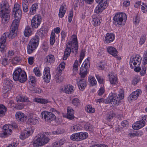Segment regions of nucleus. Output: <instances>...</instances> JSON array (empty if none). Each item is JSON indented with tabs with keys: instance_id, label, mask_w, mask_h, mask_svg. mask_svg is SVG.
<instances>
[{
	"instance_id": "22",
	"label": "nucleus",
	"mask_w": 147,
	"mask_h": 147,
	"mask_svg": "<svg viewBox=\"0 0 147 147\" xmlns=\"http://www.w3.org/2000/svg\"><path fill=\"white\" fill-rule=\"evenodd\" d=\"M109 80L111 83L115 85L117 83V78L115 75L113 73H109Z\"/></svg>"
},
{
	"instance_id": "48",
	"label": "nucleus",
	"mask_w": 147,
	"mask_h": 147,
	"mask_svg": "<svg viewBox=\"0 0 147 147\" xmlns=\"http://www.w3.org/2000/svg\"><path fill=\"white\" fill-rule=\"evenodd\" d=\"M115 114L113 111H111L107 115V120L110 121V119L112 118L113 117H115Z\"/></svg>"
},
{
	"instance_id": "42",
	"label": "nucleus",
	"mask_w": 147,
	"mask_h": 147,
	"mask_svg": "<svg viewBox=\"0 0 147 147\" xmlns=\"http://www.w3.org/2000/svg\"><path fill=\"white\" fill-rule=\"evenodd\" d=\"M79 134L80 141L86 139L88 136V134L86 132H81L79 133Z\"/></svg>"
},
{
	"instance_id": "27",
	"label": "nucleus",
	"mask_w": 147,
	"mask_h": 147,
	"mask_svg": "<svg viewBox=\"0 0 147 147\" xmlns=\"http://www.w3.org/2000/svg\"><path fill=\"white\" fill-rule=\"evenodd\" d=\"M66 10V6L62 5L59 9V18H62L64 16Z\"/></svg>"
},
{
	"instance_id": "37",
	"label": "nucleus",
	"mask_w": 147,
	"mask_h": 147,
	"mask_svg": "<svg viewBox=\"0 0 147 147\" xmlns=\"http://www.w3.org/2000/svg\"><path fill=\"white\" fill-rule=\"evenodd\" d=\"M34 101L36 102L41 104H46L48 103L49 102L47 99L40 98H35L34 99Z\"/></svg>"
},
{
	"instance_id": "60",
	"label": "nucleus",
	"mask_w": 147,
	"mask_h": 147,
	"mask_svg": "<svg viewBox=\"0 0 147 147\" xmlns=\"http://www.w3.org/2000/svg\"><path fill=\"white\" fill-rule=\"evenodd\" d=\"M141 9L143 11V12H144L147 10V6L145 4L142 3L141 5H140Z\"/></svg>"
},
{
	"instance_id": "56",
	"label": "nucleus",
	"mask_w": 147,
	"mask_h": 147,
	"mask_svg": "<svg viewBox=\"0 0 147 147\" xmlns=\"http://www.w3.org/2000/svg\"><path fill=\"white\" fill-rule=\"evenodd\" d=\"M140 78L136 76L134 78L132 81V84L135 85L139 82Z\"/></svg>"
},
{
	"instance_id": "61",
	"label": "nucleus",
	"mask_w": 147,
	"mask_h": 147,
	"mask_svg": "<svg viewBox=\"0 0 147 147\" xmlns=\"http://www.w3.org/2000/svg\"><path fill=\"white\" fill-rule=\"evenodd\" d=\"M121 125L123 127H127L129 126V123L127 120H124L121 123Z\"/></svg>"
},
{
	"instance_id": "50",
	"label": "nucleus",
	"mask_w": 147,
	"mask_h": 147,
	"mask_svg": "<svg viewBox=\"0 0 147 147\" xmlns=\"http://www.w3.org/2000/svg\"><path fill=\"white\" fill-rule=\"evenodd\" d=\"M65 132V130L61 129H58L57 131H53V134L54 135L62 134Z\"/></svg>"
},
{
	"instance_id": "13",
	"label": "nucleus",
	"mask_w": 147,
	"mask_h": 147,
	"mask_svg": "<svg viewBox=\"0 0 147 147\" xmlns=\"http://www.w3.org/2000/svg\"><path fill=\"white\" fill-rule=\"evenodd\" d=\"M5 12H10L9 3L6 1H4L3 3L0 5V12L3 13Z\"/></svg>"
},
{
	"instance_id": "34",
	"label": "nucleus",
	"mask_w": 147,
	"mask_h": 147,
	"mask_svg": "<svg viewBox=\"0 0 147 147\" xmlns=\"http://www.w3.org/2000/svg\"><path fill=\"white\" fill-rule=\"evenodd\" d=\"M32 32L30 26H27L26 27L24 30V35L26 37L29 36L31 35Z\"/></svg>"
},
{
	"instance_id": "47",
	"label": "nucleus",
	"mask_w": 147,
	"mask_h": 147,
	"mask_svg": "<svg viewBox=\"0 0 147 147\" xmlns=\"http://www.w3.org/2000/svg\"><path fill=\"white\" fill-rule=\"evenodd\" d=\"M12 82L9 79H7L5 80L4 82V84L5 85L9 86V87H11L12 86Z\"/></svg>"
},
{
	"instance_id": "38",
	"label": "nucleus",
	"mask_w": 147,
	"mask_h": 147,
	"mask_svg": "<svg viewBox=\"0 0 147 147\" xmlns=\"http://www.w3.org/2000/svg\"><path fill=\"white\" fill-rule=\"evenodd\" d=\"M80 100L78 98H74L72 101V104L75 107H77L80 105Z\"/></svg>"
},
{
	"instance_id": "9",
	"label": "nucleus",
	"mask_w": 147,
	"mask_h": 147,
	"mask_svg": "<svg viewBox=\"0 0 147 147\" xmlns=\"http://www.w3.org/2000/svg\"><path fill=\"white\" fill-rule=\"evenodd\" d=\"M41 17L40 15L35 16L31 20V24L32 28H36L40 25L41 22Z\"/></svg>"
},
{
	"instance_id": "44",
	"label": "nucleus",
	"mask_w": 147,
	"mask_h": 147,
	"mask_svg": "<svg viewBox=\"0 0 147 147\" xmlns=\"http://www.w3.org/2000/svg\"><path fill=\"white\" fill-rule=\"evenodd\" d=\"M84 128L86 130L91 131L92 130L93 127L92 125L87 123L84 125Z\"/></svg>"
},
{
	"instance_id": "40",
	"label": "nucleus",
	"mask_w": 147,
	"mask_h": 147,
	"mask_svg": "<svg viewBox=\"0 0 147 147\" xmlns=\"http://www.w3.org/2000/svg\"><path fill=\"white\" fill-rule=\"evenodd\" d=\"M54 56L53 55H49L46 57V61L48 63H51L54 60Z\"/></svg>"
},
{
	"instance_id": "1",
	"label": "nucleus",
	"mask_w": 147,
	"mask_h": 147,
	"mask_svg": "<svg viewBox=\"0 0 147 147\" xmlns=\"http://www.w3.org/2000/svg\"><path fill=\"white\" fill-rule=\"evenodd\" d=\"M78 48L77 38H74L71 41L68 42L66 45L63 59L66 60L69 56L71 52L74 53L75 55H76L78 53Z\"/></svg>"
},
{
	"instance_id": "53",
	"label": "nucleus",
	"mask_w": 147,
	"mask_h": 147,
	"mask_svg": "<svg viewBox=\"0 0 147 147\" xmlns=\"http://www.w3.org/2000/svg\"><path fill=\"white\" fill-rule=\"evenodd\" d=\"M84 66L83 67H86V68L88 69L90 67L89 60L88 58L86 59L84 62Z\"/></svg>"
},
{
	"instance_id": "7",
	"label": "nucleus",
	"mask_w": 147,
	"mask_h": 147,
	"mask_svg": "<svg viewBox=\"0 0 147 147\" xmlns=\"http://www.w3.org/2000/svg\"><path fill=\"white\" fill-rule=\"evenodd\" d=\"M18 26L12 24L10 29V32L5 33L6 36L10 39L15 38L17 35Z\"/></svg>"
},
{
	"instance_id": "43",
	"label": "nucleus",
	"mask_w": 147,
	"mask_h": 147,
	"mask_svg": "<svg viewBox=\"0 0 147 147\" xmlns=\"http://www.w3.org/2000/svg\"><path fill=\"white\" fill-rule=\"evenodd\" d=\"M90 84L92 86L96 85L97 82L95 78L92 76H90L89 78Z\"/></svg>"
},
{
	"instance_id": "52",
	"label": "nucleus",
	"mask_w": 147,
	"mask_h": 147,
	"mask_svg": "<svg viewBox=\"0 0 147 147\" xmlns=\"http://www.w3.org/2000/svg\"><path fill=\"white\" fill-rule=\"evenodd\" d=\"M29 82H31L32 84H36V81L34 76H29Z\"/></svg>"
},
{
	"instance_id": "5",
	"label": "nucleus",
	"mask_w": 147,
	"mask_h": 147,
	"mask_svg": "<svg viewBox=\"0 0 147 147\" xmlns=\"http://www.w3.org/2000/svg\"><path fill=\"white\" fill-rule=\"evenodd\" d=\"M141 59V57L138 55H136L135 57H132L130 59L129 64L131 67L134 68V70L136 72H139L141 70V68L139 66Z\"/></svg>"
},
{
	"instance_id": "6",
	"label": "nucleus",
	"mask_w": 147,
	"mask_h": 147,
	"mask_svg": "<svg viewBox=\"0 0 147 147\" xmlns=\"http://www.w3.org/2000/svg\"><path fill=\"white\" fill-rule=\"evenodd\" d=\"M127 19V16L124 13H117L113 17V23L114 24L117 26L124 24Z\"/></svg>"
},
{
	"instance_id": "20",
	"label": "nucleus",
	"mask_w": 147,
	"mask_h": 147,
	"mask_svg": "<svg viewBox=\"0 0 147 147\" xmlns=\"http://www.w3.org/2000/svg\"><path fill=\"white\" fill-rule=\"evenodd\" d=\"M42 134L44 136L43 138H41L42 139V145H43L49 142V139L48 137H49L50 135L51 134L50 132H45L43 134Z\"/></svg>"
},
{
	"instance_id": "15",
	"label": "nucleus",
	"mask_w": 147,
	"mask_h": 147,
	"mask_svg": "<svg viewBox=\"0 0 147 147\" xmlns=\"http://www.w3.org/2000/svg\"><path fill=\"white\" fill-rule=\"evenodd\" d=\"M27 116L21 112H17L16 114V118L18 121L22 122L26 121L27 119Z\"/></svg>"
},
{
	"instance_id": "59",
	"label": "nucleus",
	"mask_w": 147,
	"mask_h": 147,
	"mask_svg": "<svg viewBox=\"0 0 147 147\" xmlns=\"http://www.w3.org/2000/svg\"><path fill=\"white\" fill-rule=\"evenodd\" d=\"M143 61L144 65H145L147 63V50H146L144 53V58Z\"/></svg>"
},
{
	"instance_id": "10",
	"label": "nucleus",
	"mask_w": 147,
	"mask_h": 147,
	"mask_svg": "<svg viewBox=\"0 0 147 147\" xmlns=\"http://www.w3.org/2000/svg\"><path fill=\"white\" fill-rule=\"evenodd\" d=\"M74 88L70 85H65L60 88V92L67 94L73 93L74 91Z\"/></svg>"
},
{
	"instance_id": "4",
	"label": "nucleus",
	"mask_w": 147,
	"mask_h": 147,
	"mask_svg": "<svg viewBox=\"0 0 147 147\" xmlns=\"http://www.w3.org/2000/svg\"><path fill=\"white\" fill-rule=\"evenodd\" d=\"M39 36L36 35L30 40L27 47V51L29 54L32 53L36 49L39 43Z\"/></svg>"
},
{
	"instance_id": "21",
	"label": "nucleus",
	"mask_w": 147,
	"mask_h": 147,
	"mask_svg": "<svg viewBox=\"0 0 147 147\" xmlns=\"http://www.w3.org/2000/svg\"><path fill=\"white\" fill-rule=\"evenodd\" d=\"M105 41L107 43L113 42L115 39V35L111 33H107L105 37Z\"/></svg>"
},
{
	"instance_id": "25",
	"label": "nucleus",
	"mask_w": 147,
	"mask_h": 147,
	"mask_svg": "<svg viewBox=\"0 0 147 147\" xmlns=\"http://www.w3.org/2000/svg\"><path fill=\"white\" fill-rule=\"evenodd\" d=\"M14 17L15 20L13 21L12 24L19 26L20 20L21 18L22 15L14 13Z\"/></svg>"
},
{
	"instance_id": "54",
	"label": "nucleus",
	"mask_w": 147,
	"mask_h": 147,
	"mask_svg": "<svg viewBox=\"0 0 147 147\" xmlns=\"http://www.w3.org/2000/svg\"><path fill=\"white\" fill-rule=\"evenodd\" d=\"M3 88V91L4 93H6L8 92L10 89H11V87L9 86L5 85L4 84Z\"/></svg>"
},
{
	"instance_id": "11",
	"label": "nucleus",
	"mask_w": 147,
	"mask_h": 147,
	"mask_svg": "<svg viewBox=\"0 0 147 147\" xmlns=\"http://www.w3.org/2000/svg\"><path fill=\"white\" fill-rule=\"evenodd\" d=\"M99 4L96 7L94 11L97 13L101 12L108 6L107 1L98 2Z\"/></svg>"
},
{
	"instance_id": "3",
	"label": "nucleus",
	"mask_w": 147,
	"mask_h": 147,
	"mask_svg": "<svg viewBox=\"0 0 147 147\" xmlns=\"http://www.w3.org/2000/svg\"><path fill=\"white\" fill-rule=\"evenodd\" d=\"M13 78L15 81H18L20 83L25 82L26 80L27 77L25 71L19 68L16 69L13 74Z\"/></svg>"
},
{
	"instance_id": "39",
	"label": "nucleus",
	"mask_w": 147,
	"mask_h": 147,
	"mask_svg": "<svg viewBox=\"0 0 147 147\" xmlns=\"http://www.w3.org/2000/svg\"><path fill=\"white\" fill-rule=\"evenodd\" d=\"M17 101L20 102H28L29 101V100L27 97L22 96L18 97Z\"/></svg>"
},
{
	"instance_id": "64",
	"label": "nucleus",
	"mask_w": 147,
	"mask_h": 147,
	"mask_svg": "<svg viewBox=\"0 0 147 147\" xmlns=\"http://www.w3.org/2000/svg\"><path fill=\"white\" fill-rule=\"evenodd\" d=\"M146 67L145 66H144L142 67L141 71L140 72L141 75L143 76L146 74Z\"/></svg>"
},
{
	"instance_id": "58",
	"label": "nucleus",
	"mask_w": 147,
	"mask_h": 147,
	"mask_svg": "<svg viewBox=\"0 0 147 147\" xmlns=\"http://www.w3.org/2000/svg\"><path fill=\"white\" fill-rule=\"evenodd\" d=\"M55 78L57 83H60L63 80V78L61 76L55 77Z\"/></svg>"
},
{
	"instance_id": "46",
	"label": "nucleus",
	"mask_w": 147,
	"mask_h": 147,
	"mask_svg": "<svg viewBox=\"0 0 147 147\" xmlns=\"http://www.w3.org/2000/svg\"><path fill=\"white\" fill-rule=\"evenodd\" d=\"M86 110L90 113H93L95 112V109L92 108V107L89 105H88L86 108Z\"/></svg>"
},
{
	"instance_id": "2",
	"label": "nucleus",
	"mask_w": 147,
	"mask_h": 147,
	"mask_svg": "<svg viewBox=\"0 0 147 147\" xmlns=\"http://www.w3.org/2000/svg\"><path fill=\"white\" fill-rule=\"evenodd\" d=\"M124 96L123 90L122 89H120L118 95L115 93L111 92L109 94V96L106 99V102L114 105L118 104L121 102V100L124 98Z\"/></svg>"
},
{
	"instance_id": "51",
	"label": "nucleus",
	"mask_w": 147,
	"mask_h": 147,
	"mask_svg": "<svg viewBox=\"0 0 147 147\" xmlns=\"http://www.w3.org/2000/svg\"><path fill=\"white\" fill-rule=\"evenodd\" d=\"M93 24L94 26H96L100 25V20L98 18H94L93 19Z\"/></svg>"
},
{
	"instance_id": "24",
	"label": "nucleus",
	"mask_w": 147,
	"mask_h": 147,
	"mask_svg": "<svg viewBox=\"0 0 147 147\" xmlns=\"http://www.w3.org/2000/svg\"><path fill=\"white\" fill-rule=\"evenodd\" d=\"M86 81L84 79H82L78 82V84L80 90H83L87 85Z\"/></svg>"
},
{
	"instance_id": "36",
	"label": "nucleus",
	"mask_w": 147,
	"mask_h": 147,
	"mask_svg": "<svg viewBox=\"0 0 147 147\" xmlns=\"http://www.w3.org/2000/svg\"><path fill=\"white\" fill-rule=\"evenodd\" d=\"M80 137L79 136V133L74 134L70 136V139L74 141H80Z\"/></svg>"
},
{
	"instance_id": "57",
	"label": "nucleus",
	"mask_w": 147,
	"mask_h": 147,
	"mask_svg": "<svg viewBox=\"0 0 147 147\" xmlns=\"http://www.w3.org/2000/svg\"><path fill=\"white\" fill-rule=\"evenodd\" d=\"M21 59V58L20 57H15L12 60V63L13 64L16 63H17L20 62Z\"/></svg>"
},
{
	"instance_id": "23",
	"label": "nucleus",
	"mask_w": 147,
	"mask_h": 147,
	"mask_svg": "<svg viewBox=\"0 0 147 147\" xmlns=\"http://www.w3.org/2000/svg\"><path fill=\"white\" fill-rule=\"evenodd\" d=\"M3 132L2 134L1 137H5L6 136L10 135L11 132V130L9 129V127L7 125H4L3 127Z\"/></svg>"
},
{
	"instance_id": "45",
	"label": "nucleus",
	"mask_w": 147,
	"mask_h": 147,
	"mask_svg": "<svg viewBox=\"0 0 147 147\" xmlns=\"http://www.w3.org/2000/svg\"><path fill=\"white\" fill-rule=\"evenodd\" d=\"M99 69L102 70L106 69L107 63L104 62H100L98 64Z\"/></svg>"
},
{
	"instance_id": "55",
	"label": "nucleus",
	"mask_w": 147,
	"mask_h": 147,
	"mask_svg": "<svg viewBox=\"0 0 147 147\" xmlns=\"http://www.w3.org/2000/svg\"><path fill=\"white\" fill-rule=\"evenodd\" d=\"M33 71L36 76L40 77V76L41 74L39 69L38 67H36L34 68L33 70Z\"/></svg>"
},
{
	"instance_id": "18",
	"label": "nucleus",
	"mask_w": 147,
	"mask_h": 147,
	"mask_svg": "<svg viewBox=\"0 0 147 147\" xmlns=\"http://www.w3.org/2000/svg\"><path fill=\"white\" fill-rule=\"evenodd\" d=\"M107 51L109 53L115 57L119 59L117 55L118 52L115 48L112 47H109L107 48Z\"/></svg>"
},
{
	"instance_id": "29",
	"label": "nucleus",
	"mask_w": 147,
	"mask_h": 147,
	"mask_svg": "<svg viewBox=\"0 0 147 147\" xmlns=\"http://www.w3.org/2000/svg\"><path fill=\"white\" fill-rule=\"evenodd\" d=\"M88 68H86V67H83V65H82L80 69V75L82 78H84L88 73Z\"/></svg>"
},
{
	"instance_id": "49",
	"label": "nucleus",
	"mask_w": 147,
	"mask_h": 147,
	"mask_svg": "<svg viewBox=\"0 0 147 147\" xmlns=\"http://www.w3.org/2000/svg\"><path fill=\"white\" fill-rule=\"evenodd\" d=\"M78 61L76 60L74 64L73 67V71L74 72H76L78 70Z\"/></svg>"
},
{
	"instance_id": "32",
	"label": "nucleus",
	"mask_w": 147,
	"mask_h": 147,
	"mask_svg": "<svg viewBox=\"0 0 147 147\" xmlns=\"http://www.w3.org/2000/svg\"><path fill=\"white\" fill-rule=\"evenodd\" d=\"M23 9L24 12H27L28 10V3L27 0H22Z\"/></svg>"
},
{
	"instance_id": "62",
	"label": "nucleus",
	"mask_w": 147,
	"mask_h": 147,
	"mask_svg": "<svg viewBox=\"0 0 147 147\" xmlns=\"http://www.w3.org/2000/svg\"><path fill=\"white\" fill-rule=\"evenodd\" d=\"M105 91V90L104 88L102 87H101L98 92V95L99 96L102 95L103 94Z\"/></svg>"
},
{
	"instance_id": "17",
	"label": "nucleus",
	"mask_w": 147,
	"mask_h": 147,
	"mask_svg": "<svg viewBox=\"0 0 147 147\" xmlns=\"http://www.w3.org/2000/svg\"><path fill=\"white\" fill-rule=\"evenodd\" d=\"M145 122L143 120L137 121L132 126L133 128L135 130H138L143 127L145 125Z\"/></svg>"
},
{
	"instance_id": "30",
	"label": "nucleus",
	"mask_w": 147,
	"mask_h": 147,
	"mask_svg": "<svg viewBox=\"0 0 147 147\" xmlns=\"http://www.w3.org/2000/svg\"><path fill=\"white\" fill-rule=\"evenodd\" d=\"M74 110L68 107L67 108V118L70 119H73L74 118Z\"/></svg>"
},
{
	"instance_id": "26",
	"label": "nucleus",
	"mask_w": 147,
	"mask_h": 147,
	"mask_svg": "<svg viewBox=\"0 0 147 147\" xmlns=\"http://www.w3.org/2000/svg\"><path fill=\"white\" fill-rule=\"evenodd\" d=\"M39 118L38 117L30 118L29 119L27 122L30 125H34L38 123Z\"/></svg>"
},
{
	"instance_id": "16",
	"label": "nucleus",
	"mask_w": 147,
	"mask_h": 147,
	"mask_svg": "<svg viewBox=\"0 0 147 147\" xmlns=\"http://www.w3.org/2000/svg\"><path fill=\"white\" fill-rule=\"evenodd\" d=\"M44 135L42 134L38 135L37 139L33 142V145L34 146H42L41 138L44 137Z\"/></svg>"
},
{
	"instance_id": "63",
	"label": "nucleus",
	"mask_w": 147,
	"mask_h": 147,
	"mask_svg": "<svg viewBox=\"0 0 147 147\" xmlns=\"http://www.w3.org/2000/svg\"><path fill=\"white\" fill-rule=\"evenodd\" d=\"M9 62L8 61L7 59L6 58H4L2 59V64L4 66H6L8 64Z\"/></svg>"
},
{
	"instance_id": "14",
	"label": "nucleus",
	"mask_w": 147,
	"mask_h": 147,
	"mask_svg": "<svg viewBox=\"0 0 147 147\" xmlns=\"http://www.w3.org/2000/svg\"><path fill=\"white\" fill-rule=\"evenodd\" d=\"M7 38L5 33L2 35L0 38V51L2 52L5 48V42Z\"/></svg>"
},
{
	"instance_id": "8",
	"label": "nucleus",
	"mask_w": 147,
	"mask_h": 147,
	"mask_svg": "<svg viewBox=\"0 0 147 147\" xmlns=\"http://www.w3.org/2000/svg\"><path fill=\"white\" fill-rule=\"evenodd\" d=\"M41 115L42 118L43 117L46 121L48 123H51V121L55 120L56 118L54 114L47 111L42 112Z\"/></svg>"
},
{
	"instance_id": "41",
	"label": "nucleus",
	"mask_w": 147,
	"mask_h": 147,
	"mask_svg": "<svg viewBox=\"0 0 147 147\" xmlns=\"http://www.w3.org/2000/svg\"><path fill=\"white\" fill-rule=\"evenodd\" d=\"M6 110L5 106L2 104H0V116L4 115Z\"/></svg>"
},
{
	"instance_id": "19",
	"label": "nucleus",
	"mask_w": 147,
	"mask_h": 147,
	"mask_svg": "<svg viewBox=\"0 0 147 147\" xmlns=\"http://www.w3.org/2000/svg\"><path fill=\"white\" fill-rule=\"evenodd\" d=\"M8 12H5L2 13L1 18L2 22L4 24L7 23L9 20L10 16Z\"/></svg>"
},
{
	"instance_id": "12",
	"label": "nucleus",
	"mask_w": 147,
	"mask_h": 147,
	"mask_svg": "<svg viewBox=\"0 0 147 147\" xmlns=\"http://www.w3.org/2000/svg\"><path fill=\"white\" fill-rule=\"evenodd\" d=\"M43 79L45 82L49 83L51 79V75L50 68L49 67H46L43 73Z\"/></svg>"
},
{
	"instance_id": "28",
	"label": "nucleus",
	"mask_w": 147,
	"mask_h": 147,
	"mask_svg": "<svg viewBox=\"0 0 147 147\" xmlns=\"http://www.w3.org/2000/svg\"><path fill=\"white\" fill-rule=\"evenodd\" d=\"M141 92L142 91L138 89L136 91L133 92L130 95V97L131 99H136Z\"/></svg>"
},
{
	"instance_id": "33",
	"label": "nucleus",
	"mask_w": 147,
	"mask_h": 147,
	"mask_svg": "<svg viewBox=\"0 0 147 147\" xmlns=\"http://www.w3.org/2000/svg\"><path fill=\"white\" fill-rule=\"evenodd\" d=\"M38 5L36 3L33 4L30 8V13L31 15H34L36 13V10L38 9Z\"/></svg>"
},
{
	"instance_id": "35",
	"label": "nucleus",
	"mask_w": 147,
	"mask_h": 147,
	"mask_svg": "<svg viewBox=\"0 0 147 147\" xmlns=\"http://www.w3.org/2000/svg\"><path fill=\"white\" fill-rule=\"evenodd\" d=\"M30 131L25 130L22 132L20 138V139L24 140L30 136Z\"/></svg>"
},
{
	"instance_id": "31",
	"label": "nucleus",
	"mask_w": 147,
	"mask_h": 147,
	"mask_svg": "<svg viewBox=\"0 0 147 147\" xmlns=\"http://www.w3.org/2000/svg\"><path fill=\"white\" fill-rule=\"evenodd\" d=\"M20 5L17 3L15 4L13 11V13H16L22 15V11L20 9Z\"/></svg>"
}]
</instances>
